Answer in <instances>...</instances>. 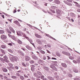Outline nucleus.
<instances>
[{"mask_svg": "<svg viewBox=\"0 0 80 80\" xmlns=\"http://www.w3.org/2000/svg\"><path fill=\"white\" fill-rule=\"evenodd\" d=\"M6 31L8 33V36L10 38H12V36H13L11 34V33H12V32L8 29H6Z\"/></svg>", "mask_w": 80, "mask_h": 80, "instance_id": "nucleus-1", "label": "nucleus"}, {"mask_svg": "<svg viewBox=\"0 0 80 80\" xmlns=\"http://www.w3.org/2000/svg\"><path fill=\"white\" fill-rule=\"evenodd\" d=\"M23 36L24 37H25V38H26L28 41L30 42V43H33V41L31 39H30L28 37H27V36L25 35V34H23Z\"/></svg>", "mask_w": 80, "mask_h": 80, "instance_id": "nucleus-2", "label": "nucleus"}, {"mask_svg": "<svg viewBox=\"0 0 80 80\" xmlns=\"http://www.w3.org/2000/svg\"><path fill=\"white\" fill-rule=\"evenodd\" d=\"M1 38L2 40H5L7 38V37L6 35L2 34L1 36Z\"/></svg>", "mask_w": 80, "mask_h": 80, "instance_id": "nucleus-3", "label": "nucleus"}, {"mask_svg": "<svg viewBox=\"0 0 80 80\" xmlns=\"http://www.w3.org/2000/svg\"><path fill=\"white\" fill-rule=\"evenodd\" d=\"M14 23L17 25L18 26V27H20L21 26L20 25V24L19 23V22L17 21H15Z\"/></svg>", "mask_w": 80, "mask_h": 80, "instance_id": "nucleus-4", "label": "nucleus"}, {"mask_svg": "<svg viewBox=\"0 0 80 80\" xmlns=\"http://www.w3.org/2000/svg\"><path fill=\"white\" fill-rule=\"evenodd\" d=\"M9 29L11 32H13V33H15V30L13 29V28H12V27H9Z\"/></svg>", "mask_w": 80, "mask_h": 80, "instance_id": "nucleus-5", "label": "nucleus"}, {"mask_svg": "<svg viewBox=\"0 0 80 80\" xmlns=\"http://www.w3.org/2000/svg\"><path fill=\"white\" fill-rule=\"evenodd\" d=\"M37 42L38 43L39 45H42V41H41V40H40L39 39H37Z\"/></svg>", "mask_w": 80, "mask_h": 80, "instance_id": "nucleus-6", "label": "nucleus"}, {"mask_svg": "<svg viewBox=\"0 0 80 80\" xmlns=\"http://www.w3.org/2000/svg\"><path fill=\"white\" fill-rule=\"evenodd\" d=\"M64 3H65L66 4H67V5H69V6H72V3L69 2H67V1H64Z\"/></svg>", "mask_w": 80, "mask_h": 80, "instance_id": "nucleus-7", "label": "nucleus"}, {"mask_svg": "<svg viewBox=\"0 0 80 80\" xmlns=\"http://www.w3.org/2000/svg\"><path fill=\"white\" fill-rule=\"evenodd\" d=\"M29 60H30V57L28 56L25 57V60H26V61H28Z\"/></svg>", "mask_w": 80, "mask_h": 80, "instance_id": "nucleus-8", "label": "nucleus"}, {"mask_svg": "<svg viewBox=\"0 0 80 80\" xmlns=\"http://www.w3.org/2000/svg\"><path fill=\"white\" fill-rule=\"evenodd\" d=\"M26 47L28 50H32V48L30 46H29V45H27L26 46Z\"/></svg>", "mask_w": 80, "mask_h": 80, "instance_id": "nucleus-9", "label": "nucleus"}, {"mask_svg": "<svg viewBox=\"0 0 80 80\" xmlns=\"http://www.w3.org/2000/svg\"><path fill=\"white\" fill-rule=\"evenodd\" d=\"M35 35L36 37L37 38H42V36L37 33H35Z\"/></svg>", "mask_w": 80, "mask_h": 80, "instance_id": "nucleus-10", "label": "nucleus"}, {"mask_svg": "<svg viewBox=\"0 0 80 80\" xmlns=\"http://www.w3.org/2000/svg\"><path fill=\"white\" fill-rule=\"evenodd\" d=\"M54 3H56V4H60V1L58 0H55Z\"/></svg>", "mask_w": 80, "mask_h": 80, "instance_id": "nucleus-11", "label": "nucleus"}, {"mask_svg": "<svg viewBox=\"0 0 80 80\" xmlns=\"http://www.w3.org/2000/svg\"><path fill=\"white\" fill-rule=\"evenodd\" d=\"M2 70L4 72H7L8 71L6 68H2Z\"/></svg>", "mask_w": 80, "mask_h": 80, "instance_id": "nucleus-12", "label": "nucleus"}, {"mask_svg": "<svg viewBox=\"0 0 80 80\" xmlns=\"http://www.w3.org/2000/svg\"><path fill=\"white\" fill-rule=\"evenodd\" d=\"M62 65L63 67H64L65 68H67V64H65L64 63H62Z\"/></svg>", "mask_w": 80, "mask_h": 80, "instance_id": "nucleus-13", "label": "nucleus"}, {"mask_svg": "<svg viewBox=\"0 0 80 80\" xmlns=\"http://www.w3.org/2000/svg\"><path fill=\"white\" fill-rule=\"evenodd\" d=\"M51 8L52 9H55V10H56V9H57L58 8L57 7H56V6H52L51 7Z\"/></svg>", "mask_w": 80, "mask_h": 80, "instance_id": "nucleus-14", "label": "nucleus"}, {"mask_svg": "<svg viewBox=\"0 0 80 80\" xmlns=\"http://www.w3.org/2000/svg\"><path fill=\"white\" fill-rule=\"evenodd\" d=\"M12 58L13 62H14V61H17V59H16L15 57L13 56L12 57Z\"/></svg>", "mask_w": 80, "mask_h": 80, "instance_id": "nucleus-15", "label": "nucleus"}, {"mask_svg": "<svg viewBox=\"0 0 80 80\" xmlns=\"http://www.w3.org/2000/svg\"><path fill=\"white\" fill-rule=\"evenodd\" d=\"M32 67L31 68V69L32 72H34V71H35V68H34V67H35V66H34V65H32Z\"/></svg>", "mask_w": 80, "mask_h": 80, "instance_id": "nucleus-16", "label": "nucleus"}, {"mask_svg": "<svg viewBox=\"0 0 80 80\" xmlns=\"http://www.w3.org/2000/svg\"><path fill=\"white\" fill-rule=\"evenodd\" d=\"M73 71L74 72H75V73H78V70L77 68H74L73 69Z\"/></svg>", "mask_w": 80, "mask_h": 80, "instance_id": "nucleus-17", "label": "nucleus"}, {"mask_svg": "<svg viewBox=\"0 0 80 80\" xmlns=\"http://www.w3.org/2000/svg\"><path fill=\"white\" fill-rule=\"evenodd\" d=\"M4 62H6L8 63V62H9V60L8 59V58H6V59H4Z\"/></svg>", "mask_w": 80, "mask_h": 80, "instance_id": "nucleus-18", "label": "nucleus"}, {"mask_svg": "<svg viewBox=\"0 0 80 80\" xmlns=\"http://www.w3.org/2000/svg\"><path fill=\"white\" fill-rule=\"evenodd\" d=\"M56 12L57 13L60 14V13L61 12V11L58 9H56Z\"/></svg>", "mask_w": 80, "mask_h": 80, "instance_id": "nucleus-19", "label": "nucleus"}, {"mask_svg": "<svg viewBox=\"0 0 80 80\" xmlns=\"http://www.w3.org/2000/svg\"><path fill=\"white\" fill-rule=\"evenodd\" d=\"M1 48H7V47L6 46L4 45H2L1 46Z\"/></svg>", "mask_w": 80, "mask_h": 80, "instance_id": "nucleus-20", "label": "nucleus"}, {"mask_svg": "<svg viewBox=\"0 0 80 80\" xmlns=\"http://www.w3.org/2000/svg\"><path fill=\"white\" fill-rule=\"evenodd\" d=\"M70 15L72 17H75V14L73 13L72 12H71L70 13Z\"/></svg>", "mask_w": 80, "mask_h": 80, "instance_id": "nucleus-21", "label": "nucleus"}, {"mask_svg": "<svg viewBox=\"0 0 80 80\" xmlns=\"http://www.w3.org/2000/svg\"><path fill=\"white\" fill-rule=\"evenodd\" d=\"M4 32L5 31L3 30H0V34H3Z\"/></svg>", "mask_w": 80, "mask_h": 80, "instance_id": "nucleus-22", "label": "nucleus"}, {"mask_svg": "<svg viewBox=\"0 0 80 80\" xmlns=\"http://www.w3.org/2000/svg\"><path fill=\"white\" fill-rule=\"evenodd\" d=\"M11 38H12V39H13V40H15V41H16V40H17L16 38H15V37L13 36H12Z\"/></svg>", "mask_w": 80, "mask_h": 80, "instance_id": "nucleus-23", "label": "nucleus"}, {"mask_svg": "<svg viewBox=\"0 0 80 80\" xmlns=\"http://www.w3.org/2000/svg\"><path fill=\"white\" fill-rule=\"evenodd\" d=\"M50 67L53 69L55 67V66L53 65V64H51V65H50Z\"/></svg>", "mask_w": 80, "mask_h": 80, "instance_id": "nucleus-24", "label": "nucleus"}, {"mask_svg": "<svg viewBox=\"0 0 80 80\" xmlns=\"http://www.w3.org/2000/svg\"><path fill=\"white\" fill-rule=\"evenodd\" d=\"M8 52H9L10 53H13V51H12V50H11L10 49H8Z\"/></svg>", "mask_w": 80, "mask_h": 80, "instance_id": "nucleus-25", "label": "nucleus"}, {"mask_svg": "<svg viewBox=\"0 0 80 80\" xmlns=\"http://www.w3.org/2000/svg\"><path fill=\"white\" fill-rule=\"evenodd\" d=\"M11 78L13 79H16L17 77L15 76H11Z\"/></svg>", "mask_w": 80, "mask_h": 80, "instance_id": "nucleus-26", "label": "nucleus"}, {"mask_svg": "<svg viewBox=\"0 0 80 80\" xmlns=\"http://www.w3.org/2000/svg\"><path fill=\"white\" fill-rule=\"evenodd\" d=\"M1 52H2V53L3 54H5V52L4 51V50L2 49H1Z\"/></svg>", "mask_w": 80, "mask_h": 80, "instance_id": "nucleus-27", "label": "nucleus"}, {"mask_svg": "<svg viewBox=\"0 0 80 80\" xmlns=\"http://www.w3.org/2000/svg\"><path fill=\"white\" fill-rule=\"evenodd\" d=\"M18 42L19 43V44H22V41L20 40H18Z\"/></svg>", "mask_w": 80, "mask_h": 80, "instance_id": "nucleus-28", "label": "nucleus"}, {"mask_svg": "<svg viewBox=\"0 0 80 80\" xmlns=\"http://www.w3.org/2000/svg\"><path fill=\"white\" fill-rule=\"evenodd\" d=\"M40 52L41 53H42V54H45V52L41 50Z\"/></svg>", "mask_w": 80, "mask_h": 80, "instance_id": "nucleus-29", "label": "nucleus"}, {"mask_svg": "<svg viewBox=\"0 0 80 80\" xmlns=\"http://www.w3.org/2000/svg\"><path fill=\"white\" fill-rule=\"evenodd\" d=\"M38 50H42V47H40V46H38Z\"/></svg>", "mask_w": 80, "mask_h": 80, "instance_id": "nucleus-30", "label": "nucleus"}, {"mask_svg": "<svg viewBox=\"0 0 80 80\" xmlns=\"http://www.w3.org/2000/svg\"><path fill=\"white\" fill-rule=\"evenodd\" d=\"M43 68L46 70H48V68L47 67H44Z\"/></svg>", "mask_w": 80, "mask_h": 80, "instance_id": "nucleus-31", "label": "nucleus"}, {"mask_svg": "<svg viewBox=\"0 0 80 80\" xmlns=\"http://www.w3.org/2000/svg\"><path fill=\"white\" fill-rule=\"evenodd\" d=\"M20 78H21V79H22V80H24V77H23V76H20Z\"/></svg>", "mask_w": 80, "mask_h": 80, "instance_id": "nucleus-32", "label": "nucleus"}, {"mask_svg": "<svg viewBox=\"0 0 80 80\" xmlns=\"http://www.w3.org/2000/svg\"><path fill=\"white\" fill-rule=\"evenodd\" d=\"M37 73L38 74V75H42V73L39 71H38L37 72Z\"/></svg>", "mask_w": 80, "mask_h": 80, "instance_id": "nucleus-33", "label": "nucleus"}, {"mask_svg": "<svg viewBox=\"0 0 80 80\" xmlns=\"http://www.w3.org/2000/svg\"><path fill=\"white\" fill-rule=\"evenodd\" d=\"M53 69V70H55V71H57L58 70L57 68L55 66H54V67Z\"/></svg>", "mask_w": 80, "mask_h": 80, "instance_id": "nucleus-34", "label": "nucleus"}, {"mask_svg": "<svg viewBox=\"0 0 80 80\" xmlns=\"http://www.w3.org/2000/svg\"><path fill=\"white\" fill-rule=\"evenodd\" d=\"M34 62H35L33 60H31L30 61V63H31V64H32V63H34Z\"/></svg>", "mask_w": 80, "mask_h": 80, "instance_id": "nucleus-35", "label": "nucleus"}, {"mask_svg": "<svg viewBox=\"0 0 80 80\" xmlns=\"http://www.w3.org/2000/svg\"><path fill=\"white\" fill-rule=\"evenodd\" d=\"M8 65L10 67H13V64L11 63H9Z\"/></svg>", "mask_w": 80, "mask_h": 80, "instance_id": "nucleus-36", "label": "nucleus"}, {"mask_svg": "<svg viewBox=\"0 0 80 80\" xmlns=\"http://www.w3.org/2000/svg\"><path fill=\"white\" fill-rule=\"evenodd\" d=\"M66 55H68V56H70V54L68 52H66Z\"/></svg>", "mask_w": 80, "mask_h": 80, "instance_id": "nucleus-37", "label": "nucleus"}, {"mask_svg": "<svg viewBox=\"0 0 80 80\" xmlns=\"http://www.w3.org/2000/svg\"><path fill=\"white\" fill-rule=\"evenodd\" d=\"M22 64L23 65V66L24 67H27V66H26V65L25 64V63H24V62H22Z\"/></svg>", "mask_w": 80, "mask_h": 80, "instance_id": "nucleus-38", "label": "nucleus"}, {"mask_svg": "<svg viewBox=\"0 0 80 80\" xmlns=\"http://www.w3.org/2000/svg\"><path fill=\"white\" fill-rule=\"evenodd\" d=\"M69 58L70 59H71V60H73V59H74V58L72 57H70Z\"/></svg>", "mask_w": 80, "mask_h": 80, "instance_id": "nucleus-39", "label": "nucleus"}, {"mask_svg": "<svg viewBox=\"0 0 80 80\" xmlns=\"http://www.w3.org/2000/svg\"><path fill=\"white\" fill-rule=\"evenodd\" d=\"M0 77L1 78V79H3V78L2 75L1 74H0Z\"/></svg>", "mask_w": 80, "mask_h": 80, "instance_id": "nucleus-40", "label": "nucleus"}, {"mask_svg": "<svg viewBox=\"0 0 80 80\" xmlns=\"http://www.w3.org/2000/svg\"><path fill=\"white\" fill-rule=\"evenodd\" d=\"M20 55H22L23 56H24L25 55V54L23 53V52H21Z\"/></svg>", "mask_w": 80, "mask_h": 80, "instance_id": "nucleus-41", "label": "nucleus"}, {"mask_svg": "<svg viewBox=\"0 0 80 80\" xmlns=\"http://www.w3.org/2000/svg\"><path fill=\"white\" fill-rule=\"evenodd\" d=\"M0 60H1V61L4 62V59H3L2 58H0Z\"/></svg>", "mask_w": 80, "mask_h": 80, "instance_id": "nucleus-42", "label": "nucleus"}, {"mask_svg": "<svg viewBox=\"0 0 80 80\" xmlns=\"http://www.w3.org/2000/svg\"><path fill=\"white\" fill-rule=\"evenodd\" d=\"M62 53H63V54H64V55H66V53H67V52H65V51H62Z\"/></svg>", "mask_w": 80, "mask_h": 80, "instance_id": "nucleus-43", "label": "nucleus"}, {"mask_svg": "<svg viewBox=\"0 0 80 80\" xmlns=\"http://www.w3.org/2000/svg\"><path fill=\"white\" fill-rule=\"evenodd\" d=\"M73 62L75 63H77V62L75 60H73Z\"/></svg>", "mask_w": 80, "mask_h": 80, "instance_id": "nucleus-44", "label": "nucleus"}, {"mask_svg": "<svg viewBox=\"0 0 80 80\" xmlns=\"http://www.w3.org/2000/svg\"><path fill=\"white\" fill-rule=\"evenodd\" d=\"M18 32L20 34V35H21V34H23V33L22 32L20 31H18Z\"/></svg>", "mask_w": 80, "mask_h": 80, "instance_id": "nucleus-45", "label": "nucleus"}, {"mask_svg": "<svg viewBox=\"0 0 80 80\" xmlns=\"http://www.w3.org/2000/svg\"><path fill=\"white\" fill-rule=\"evenodd\" d=\"M24 77H25V78H28V76H27L25 74H24Z\"/></svg>", "mask_w": 80, "mask_h": 80, "instance_id": "nucleus-46", "label": "nucleus"}, {"mask_svg": "<svg viewBox=\"0 0 80 80\" xmlns=\"http://www.w3.org/2000/svg\"><path fill=\"white\" fill-rule=\"evenodd\" d=\"M68 76V77H71H71H72V74H69Z\"/></svg>", "mask_w": 80, "mask_h": 80, "instance_id": "nucleus-47", "label": "nucleus"}, {"mask_svg": "<svg viewBox=\"0 0 80 80\" xmlns=\"http://www.w3.org/2000/svg\"><path fill=\"white\" fill-rule=\"evenodd\" d=\"M13 13H16V12H17V10H16V9H14L13 12Z\"/></svg>", "mask_w": 80, "mask_h": 80, "instance_id": "nucleus-48", "label": "nucleus"}, {"mask_svg": "<svg viewBox=\"0 0 80 80\" xmlns=\"http://www.w3.org/2000/svg\"><path fill=\"white\" fill-rule=\"evenodd\" d=\"M57 55V56H58V57H60L61 56V55H60V54L59 53H58Z\"/></svg>", "mask_w": 80, "mask_h": 80, "instance_id": "nucleus-49", "label": "nucleus"}, {"mask_svg": "<svg viewBox=\"0 0 80 80\" xmlns=\"http://www.w3.org/2000/svg\"><path fill=\"white\" fill-rule=\"evenodd\" d=\"M68 2H72V0H67Z\"/></svg>", "mask_w": 80, "mask_h": 80, "instance_id": "nucleus-50", "label": "nucleus"}, {"mask_svg": "<svg viewBox=\"0 0 80 80\" xmlns=\"http://www.w3.org/2000/svg\"><path fill=\"white\" fill-rule=\"evenodd\" d=\"M4 79H6L7 78H8V77H7L6 76H4Z\"/></svg>", "mask_w": 80, "mask_h": 80, "instance_id": "nucleus-51", "label": "nucleus"}, {"mask_svg": "<svg viewBox=\"0 0 80 80\" xmlns=\"http://www.w3.org/2000/svg\"><path fill=\"white\" fill-rule=\"evenodd\" d=\"M3 58H4V59H6V58H7V56H5L3 57Z\"/></svg>", "mask_w": 80, "mask_h": 80, "instance_id": "nucleus-52", "label": "nucleus"}, {"mask_svg": "<svg viewBox=\"0 0 80 80\" xmlns=\"http://www.w3.org/2000/svg\"><path fill=\"white\" fill-rule=\"evenodd\" d=\"M41 79H43V78H44V76L43 75L41 76Z\"/></svg>", "mask_w": 80, "mask_h": 80, "instance_id": "nucleus-53", "label": "nucleus"}, {"mask_svg": "<svg viewBox=\"0 0 80 80\" xmlns=\"http://www.w3.org/2000/svg\"><path fill=\"white\" fill-rule=\"evenodd\" d=\"M48 79H49V80H50L52 78V77H50V76H48Z\"/></svg>", "mask_w": 80, "mask_h": 80, "instance_id": "nucleus-54", "label": "nucleus"}, {"mask_svg": "<svg viewBox=\"0 0 80 80\" xmlns=\"http://www.w3.org/2000/svg\"><path fill=\"white\" fill-rule=\"evenodd\" d=\"M52 63H57V61H52Z\"/></svg>", "mask_w": 80, "mask_h": 80, "instance_id": "nucleus-55", "label": "nucleus"}, {"mask_svg": "<svg viewBox=\"0 0 80 80\" xmlns=\"http://www.w3.org/2000/svg\"><path fill=\"white\" fill-rule=\"evenodd\" d=\"M74 80H79V79L78 78H74Z\"/></svg>", "mask_w": 80, "mask_h": 80, "instance_id": "nucleus-56", "label": "nucleus"}, {"mask_svg": "<svg viewBox=\"0 0 80 80\" xmlns=\"http://www.w3.org/2000/svg\"><path fill=\"white\" fill-rule=\"evenodd\" d=\"M8 45L10 46H12V43H9L8 44Z\"/></svg>", "mask_w": 80, "mask_h": 80, "instance_id": "nucleus-57", "label": "nucleus"}, {"mask_svg": "<svg viewBox=\"0 0 80 80\" xmlns=\"http://www.w3.org/2000/svg\"><path fill=\"white\" fill-rule=\"evenodd\" d=\"M78 61V63H79V62H80V58H79V59L78 60H77V61Z\"/></svg>", "mask_w": 80, "mask_h": 80, "instance_id": "nucleus-58", "label": "nucleus"}, {"mask_svg": "<svg viewBox=\"0 0 80 80\" xmlns=\"http://www.w3.org/2000/svg\"><path fill=\"white\" fill-rule=\"evenodd\" d=\"M3 54H1L0 53V56L3 57Z\"/></svg>", "mask_w": 80, "mask_h": 80, "instance_id": "nucleus-59", "label": "nucleus"}, {"mask_svg": "<svg viewBox=\"0 0 80 80\" xmlns=\"http://www.w3.org/2000/svg\"><path fill=\"white\" fill-rule=\"evenodd\" d=\"M15 68H16V69H18V67L17 66H15Z\"/></svg>", "mask_w": 80, "mask_h": 80, "instance_id": "nucleus-60", "label": "nucleus"}, {"mask_svg": "<svg viewBox=\"0 0 80 80\" xmlns=\"http://www.w3.org/2000/svg\"><path fill=\"white\" fill-rule=\"evenodd\" d=\"M47 57H48V60H50V59L51 58H50V57H49L48 56H47Z\"/></svg>", "mask_w": 80, "mask_h": 80, "instance_id": "nucleus-61", "label": "nucleus"}, {"mask_svg": "<svg viewBox=\"0 0 80 80\" xmlns=\"http://www.w3.org/2000/svg\"><path fill=\"white\" fill-rule=\"evenodd\" d=\"M77 11H78V12H80V9H78L77 10Z\"/></svg>", "mask_w": 80, "mask_h": 80, "instance_id": "nucleus-62", "label": "nucleus"}, {"mask_svg": "<svg viewBox=\"0 0 80 80\" xmlns=\"http://www.w3.org/2000/svg\"><path fill=\"white\" fill-rule=\"evenodd\" d=\"M46 50L47 51L48 53H50V52L48 50Z\"/></svg>", "mask_w": 80, "mask_h": 80, "instance_id": "nucleus-63", "label": "nucleus"}, {"mask_svg": "<svg viewBox=\"0 0 80 80\" xmlns=\"http://www.w3.org/2000/svg\"><path fill=\"white\" fill-rule=\"evenodd\" d=\"M50 80H54V78L52 77H51Z\"/></svg>", "mask_w": 80, "mask_h": 80, "instance_id": "nucleus-64", "label": "nucleus"}]
</instances>
